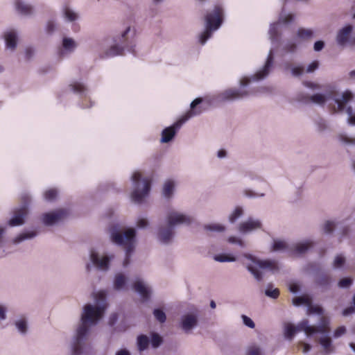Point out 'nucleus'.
<instances>
[{
	"mask_svg": "<svg viewBox=\"0 0 355 355\" xmlns=\"http://www.w3.org/2000/svg\"><path fill=\"white\" fill-rule=\"evenodd\" d=\"M107 305L92 306L86 304L81 316V324L77 329L73 344V354L80 355L82 352L83 342L89 331L88 324H95L103 315Z\"/></svg>",
	"mask_w": 355,
	"mask_h": 355,
	"instance_id": "f257e3e1",
	"label": "nucleus"
},
{
	"mask_svg": "<svg viewBox=\"0 0 355 355\" xmlns=\"http://www.w3.org/2000/svg\"><path fill=\"white\" fill-rule=\"evenodd\" d=\"M191 221L192 218L190 216L175 211L168 212L166 216L168 227H160L159 230L158 238L159 241L164 243H168L174 234V226L181 224L189 225Z\"/></svg>",
	"mask_w": 355,
	"mask_h": 355,
	"instance_id": "f03ea898",
	"label": "nucleus"
},
{
	"mask_svg": "<svg viewBox=\"0 0 355 355\" xmlns=\"http://www.w3.org/2000/svg\"><path fill=\"white\" fill-rule=\"evenodd\" d=\"M206 29L200 35V42L204 44L211 37V31L218 29L223 23V8L221 5L216 4L212 11L207 13L205 17Z\"/></svg>",
	"mask_w": 355,
	"mask_h": 355,
	"instance_id": "7ed1b4c3",
	"label": "nucleus"
},
{
	"mask_svg": "<svg viewBox=\"0 0 355 355\" xmlns=\"http://www.w3.org/2000/svg\"><path fill=\"white\" fill-rule=\"evenodd\" d=\"M202 98H197L191 103V110L183 116L179 121L175 123L173 125L166 128L162 132L161 141L162 143H167L170 141L175 136L176 131L180 128L181 125L187 121L190 117L194 115L200 114L202 110L197 107V105L202 103Z\"/></svg>",
	"mask_w": 355,
	"mask_h": 355,
	"instance_id": "20e7f679",
	"label": "nucleus"
},
{
	"mask_svg": "<svg viewBox=\"0 0 355 355\" xmlns=\"http://www.w3.org/2000/svg\"><path fill=\"white\" fill-rule=\"evenodd\" d=\"M136 236V232L133 228L128 229L123 234L115 232L112 234V241L120 245H123L126 250V257L123 265L127 266L129 263V258L131 252L134 250V243Z\"/></svg>",
	"mask_w": 355,
	"mask_h": 355,
	"instance_id": "39448f33",
	"label": "nucleus"
},
{
	"mask_svg": "<svg viewBox=\"0 0 355 355\" xmlns=\"http://www.w3.org/2000/svg\"><path fill=\"white\" fill-rule=\"evenodd\" d=\"M141 178V174L139 172H135L132 177L136 188L131 193V198L134 202L137 204L143 202L144 198L148 195L151 187V179L146 178L142 180L143 188L140 190L139 186Z\"/></svg>",
	"mask_w": 355,
	"mask_h": 355,
	"instance_id": "423d86ee",
	"label": "nucleus"
},
{
	"mask_svg": "<svg viewBox=\"0 0 355 355\" xmlns=\"http://www.w3.org/2000/svg\"><path fill=\"white\" fill-rule=\"evenodd\" d=\"M245 257L252 260V262L254 263L255 266L248 265L247 268L258 281H261L262 279V275L258 270L257 267L263 270H268L272 272L278 270L277 263L275 261L258 260L254 259L252 255L250 254H246Z\"/></svg>",
	"mask_w": 355,
	"mask_h": 355,
	"instance_id": "0eeeda50",
	"label": "nucleus"
},
{
	"mask_svg": "<svg viewBox=\"0 0 355 355\" xmlns=\"http://www.w3.org/2000/svg\"><path fill=\"white\" fill-rule=\"evenodd\" d=\"M130 30V28L128 27L126 30L122 33L119 38V41L123 46H119L117 44L112 46L107 52V55L108 56H116L122 55L125 48H127L130 52L135 55L134 46L128 45L127 35L129 33Z\"/></svg>",
	"mask_w": 355,
	"mask_h": 355,
	"instance_id": "6e6552de",
	"label": "nucleus"
},
{
	"mask_svg": "<svg viewBox=\"0 0 355 355\" xmlns=\"http://www.w3.org/2000/svg\"><path fill=\"white\" fill-rule=\"evenodd\" d=\"M299 330H304V331L309 336L315 333L328 334L330 331V328L328 324H322L318 327L310 326L308 320H304L298 324Z\"/></svg>",
	"mask_w": 355,
	"mask_h": 355,
	"instance_id": "1a4fd4ad",
	"label": "nucleus"
},
{
	"mask_svg": "<svg viewBox=\"0 0 355 355\" xmlns=\"http://www.w3.org/2000/svg\"><path fill=\"white\" fill-rule=\"evenodd\" d=\"M67 215L65 209H60L50 213H45L42 215V221L46 225H51L62 220Z\"/></svg>",
	"mask_w": 355,
	"mask_h": 355,
	"instance_id": "9d476101",
	"label": "nucleus"
},
{
	"mask_svg": "<svg viewBox=\"0 0 355 355\" xmlns=\"http://www.w3.org/2000/svg\"><path fill=\"white\" fill-rule=\"evenodd\" d=\"M222 96L225 100L234 101L248 96V92L242 88H234L225 90Z\"/></svg>",
	"mask_w": 355,
	"mask_h": 355,
	"instance_id": "9b49d317",
	"label": "nucleus"
},
{
	"mask_svg": "<svg viewBox=\"0 0 355 355\" xmlns=\"http://www.w3.org/2000/svg\"><path fill=\"white\" fill-rule=\"evenodd\" d=\"M273 60H274L273 53H272V51L271 50L269 52V54L268 55V58H267V60H266L264 67H263V69L261 70L257 71L254 75V76L252 77L253 80H259L264 78L266 76H268L270 69L272 67Z\"/></svg>",
	"mask_w": 355,
	"mask_h": 355,
	"instance_id": "f8f14e48",
	"label": "nucleus"
},
{
	"mask_svg": "<svg viewBox=\"0 0 355 355\" xmlns=\"http://www.w3.org/2000/svg\"><path fill=\"white\" fill-rule=\"evenodd\" d=\"M28 211L26 207H22L14 211V216L9 220L10 226H19L24 223V218L28 215Z\"/></svg>",
	"mask_w": 355,
	"mask_h": 355,
	"instance_id": "ddd939ff",
	"label": "nucleus"
},
{
	"mask_svg": "<svg viewBox=\"0 0 355 355\" xmlns=\"http://www.w3.org/2000/svg\"><path fill=\"white\" fill-rule=\"evenodd\" d=\"M261 227V223L259 220L249 218L247 221L243 222L239 225V230L241 233L245 234Z\"/></svg>",
	"mask_w": 355,
	"mask_h": 355,
	"instance_id": "4468645a",
	"label": "nucleus"
},
{
	"mask_svg": "<svg viewBox=\"0 0 355 355\" xmlns=\"http://www.w3.org/2000/svg\"><path fill=\"white\" fill-rule=\"evenodd\" d=\"M313 243L311 241H306L294 245L289 249L291 255H302L313 247Z\"/></svg>",
	"mask_w": 355,
	"mask_h": 355,
	"instance_id": "2eb2a0df",
	"label": "nucleus"
},
{
	"mask_svg": "<svg viewBox=\"0 0 355 355\" xmlns=\"http://www.w3.org/2000/svg\"><path fill=\"white\" fill-rule=\"evenodd\" d=\"M91 260L92 263L99 269L107 270L109 268L110 259L108 257H103L101 259L95 252H91Z\"/></svg>",
	"mask_w": 355,
	"mask_h": 355,
	"instance_id": "dca6fc26",
	"label": "nucleus"
},
{
	"mask_svg": "<svg viewBox=\"0 0 355 355\" xmlns=\"http://www.w3.org/2000/svg\"><path fill=\"white\" fill-rule=\"evenodd\" d=\"M352 31V26L347 25L345 27L343 28L340 31L338 32L337 35V42L338 44L343 46L345 44L349 38V35Z\"/></svg>",
	"mask_w": 355,
	"mask_h": 355,
	"instance_id": "f3484780",
	"label": "nucleus"
},
{
	"mask_svg": "<svg viewBox=\"0 0 355 355\" xmlns=\"http://www.w3.org/2000/svg\"><path fill=\"white\" fill-rule=\"evenodd\" d=\"M133 288L140 294L144 300H147L149 298L150 292L141 281L137 280L133 284Z\"/></svg>",
	"mask_w": 355,
	"mask_h": 355,
	"instance_id": "a211bd4d",
	"label": "nucleus"
},
{
	"mask_svg": "<svg viewBox=\"0 0 355 355\" xmlns=\"http://www.w3.org/2000/svg\"><path fill=\"white\" fill-rule=\"evenodd\" d=\"M197 324V318L195 315L188 314L182 318V327L184 331H189Z\"/></svg>",
	"mask_w": 355,
	"mask_h": 355,
	"instance_id": "6ab92c4d",
	"label": "nucleus"
},
{
	"mask_svg": "<svg viewBox=\"0 0 355 355\" xmlns=\"http://www.w3.org/2000/svg\"><path fill=\"white\" fill-rule=\"evenodd\" d=\"M353 98V94L350 91H345L342 96L341 99H335L336 103L338 105V109L339 111H343L345 105Z\"/></svg>",
	"mask_w": 355,
	"mask_h": 355,
	"instance_id": "aec40b11",
	"label": "nucleus"
},
{
	"mask_svg": "<svg viewBox=\"0 0 355 355\" xmlns=\"http://www.w3.org/2000/svg\"><path fill=\"white\" fill-rule=\"evenodd\" d=\"M15 8L17 12L24 15H31L33 10V8L30 5L24 3L21 0L15 1Z\"/></svg>",
	"mask_w": 355,
	"mask_h": 355,
	"instance_id": "412c9836",
	"label": "nucleus"
},
{
	"mask_svg": "<svg viewBox=\"0 0 355 355\" xmlns=\"http://www.w3.org/2000/svg\"><path fill=\"white\" fill-rule=\"evenodd\" d=\"M326 100L325 96L321 94H316L311 96H307L304 98L301 99L304 103L313 102L320 105L324 104Z\"/></svg>",
	"mask_w": 355,
	"mask_h": 355,
	"instance_id": "4be33fe9",
	"label": "nucleus"
},
{
	"mask_svg": "<svg viewBox=\"0 0 355 355\" xmlns=\"http://www.w3.org/2000/svg\"><path fill=\"white\" fill-rule=\"evenodd\" d=\"M6 46L15 49L17 46V35L14 31H10L5 34Z\"/></svg>",
	"mask_w": 355,
	"mask_h": 355,
	"instance_id": "5701e85b",
	"label": "nucleus"
},
{
	"mask_svg": "<svg viewBox=\"0 0 355 355\" xmlns=\"http://www.w3.org/2000/svg\"><path fill=\"white\" fill-rule=\"evenodd\" d=\"M150 340L146 335H139L137 337V347L139 352H143L146 349L149 345Z\"/></svg>",
	"mask_w": 355,
	"mask_h": 355,
	"instance_id": "b1692460",
	"label": "nucleus"
},
{
	"mask_svg": "<svg viewBox=\"0 0 355 355\" xmlns=\"http://www.w3.org/2000/svg\"><path fill=\"white\" fill-rule=\"evenodd\" d=\"M319 343L322 346L327 354L333 352L331 339L329 336L320 338Z\"/></svg>",
	"mask_w": 355,
	"mask_h": 355,
	"instance_id": "393cba45",
	"label": "nucleus"
},
{
	"mask_svg": "<svg viewBox=\"0 0 355 355\" xmlns=\"http://www.w3.org/2000/svg\"><path fill=\"white\" fill-rule=\"evenodd\" d=\"M298 325L297 327L293 326L291 324H287L285 327L284 335L288 339H292L297 331H300Z\"/></svg>",
	"mask_w": 355,
	"mask_h": 355,
	"instance_id": "a878e982",
	"label": "nucleus"
},
{
	"mask_svg": "<svg viewBox=\"0 0 355 355\" xmlns=\"http://www.w3.org/2000/svg\"><path fill=\"white\" fill-rule=\"evenodd\" d=\"M125 284V277L121 274H117L114 278V286L116 290L121 289Z\"/></svg>",
	"mask_w": 355,
	"mask_h": 355,
	"instance_id": "bb28decb",
	"label": "nucleus"
},
{
	"mask_svg": "<svg viewBox=\"0 0 355 355\" xmlns=\"http://www.w3.org/2000/svg\"><path fill=\"white\" fill-rule=\"evenodd\" d=\"M174 189V182L172 180H168L165 182L163 188V194L166 198H170Z\"/></svg>",
	"mask_w": 355,
	"mask_h": 355,
	"instance_id": "cd10ccee",
	"label": "nucleus"
},
{
	"mask_svg": "<svg viewBox=\"0 0 355 355\" xmlns=\"http://www.w3.org/2000/svg\"><path fill=\"white\" fill-rule=\"evenodd\" d=\"M313 35V33L310 29L300 28L297 31V36L302 40H309Z\"/></svg>",
	"mask_w": 355,
	"mask_h": 355,
	"instance_id": "c85d7f7f",
	"label": "nucleus"
},
{
	"mask_svg": "<svg viewBox=\"0 0 355 355\" xmlns=\"http://www.w3.org/2000/svg\"><path fill=\"white\" fill-rule=\"evenodd\" d=\"M214 259L219 262H229L236 261V258L234 256L229 254H220L216 255L214 257Z\"/></svg>",
	"mask_w": 355,
	"mask_h": 355,
	"instance_id": "c756f323",
	"label": "nucleus"
},
{
	"mask_svg": "<svg viewBox=\"0 0 355 355\" xmlns=\"http://www.w3.org/2000/svg\"><path fill=\"white\" fill-rule=\"evenodd\" d=\"M345 262V257L342 254H338L334 259L333 262V267L334 268H340L344 266Z\"/></svg>",
	"mask_w": 355,
	"mask_h": 355,
	"instance_id": "7c9ffc66",
	"label": "nucleus"
},
{
	"mask_svg": "<svg viewBox=\"0 0 355 355\" xmlns=\"http://www.w3.org/2000/svg\"><path fill=\"white\" fill-rule=\"evenodd\" d=\"M35 235H36V232H28L21 233L15 239V243H19V242L25 240V239H31V238L34 237Z\"/></svg>",
	"mask_w": 355,
	"mask_h": 355,
	"instance_id": "2f4dec72",
	"label": "nucleus"
},
{
	"mask_svg": "<svg viewBox=\"0 0 355 355\" xmlns=\"http://www.w3.org/2000/svg\"><path fill=\"white\" fill-rule=\"evenodd\" d=\"M310 301L311 300L308 297L300 296V297H296L293 298V303L295 306H299L301 304L309 305Z\"/></svg>",
	"mask_w": 355,
	"mask_h": 355,
	"instance_id": "473e14b6",
	"label": "nucleus"
},
{
	"mask_svg": "<svg viewBox=\"0 0 355 355\" xmlns=\"http://www.w3.org/2000/svg\"><path fill=\"white\" fill-rule=\"evenodd\" d=\"M71 89L78 94H82L86 90L85 86L80 83L75 82L70 85Z\"/></svg>",
	"mask_w": 355,
	"mask_h": 355,
	"instance_id": "72a5a7b5",
	"label": "nucleus"
},
{
	"mask_svg": "<svg viewBox=\"0 0 355 355\" xmlns=\"http://www.w3.org/2000/svg\"><path fill=\"white\" fill-rule=\"evenodd\" d=\"M153 314H154V316L156 318V320H158L161 323H164L166 320V316L165 313L159 309H155L153 311Z\"/></svg>",
	"mask_w": 355,
	"mask_h": 355,
	"instance_id": "f704fd0d",
	"label": "nucleus"
},
{
	"mask_svg": "<svg viewBox=\"0 0 355 355\" xmlns=\"http://www.w3.org/2000/svg\"><path fill=\"white\" fill-rule=\"evenodd\" d=\"M95 300L98 302V305L107 304L106 302V293L105 291H101L95 295Z\"/></svg>",
	"mask_w": 355,
	"mask_h": 355,
	"instance_id": "c9c22d12",
	"label": "nucleus"
},
{
	"mask_svg": "<svg viewBox=\"0 0 355 355\" xmlns=\"http://www.w3.org/2000/svg\"><path fill=\"white\" fill-rule=\"evenodd\" d=\"M330 282L331 277L328 275H322L317 280V284L320 286H327Z\"/></svg>",
	"mask_w": 355,
	"mask_h": 355,
	"instance_id": "e433bc0d",
	"label": "nucleus"
},
{
	"mask_svg": "<svg viewBox=\"0 0 355 355\" xmlns=\"http://www.w3.org/2000/svg\"><path fill=\"white\" fill-rule=\"evenodd\" d=\"M58 196V191L55 189H50L45 191L44 198L46 200L52 201L54 200Z\"/></svg>",
	"mask_w": 355,
	"mask_h": 355,
	"instance_id": "4c0bfd02",
	"label": "nucleus"
},
{
	"mask_svg": "<svg viewBox=\"0 0 355 355\" xmlns=\"http://www.w3.org/2000/svg\"><path fill=\"white\" fill-rule=\"evenodd\" d=\"M265 293L267 296L276 299L279 295V291L278 288L272 289V286L269 285L268 288L266 290Z\"/></svg>",
	"mask_w": 355,
	"mask_h": 355,
	"instance_id": "58836bf2",
	"label": "nucleus"
},
{
	"mask_svg": "<svg viewBox=\"0 0 355 355\" xmlns=\"http://www.w3.org/2000/svg\"><path fill=\"white\" fill-rule=\"evenodd\" d=\"M243 214V209L240 207H236L233 213L230 216V221L234 223Z\"/></svg>",
	"mask_w": 355,
	"mask_h": 355,
	"instance_id": "ea45409f",
	"label": "nucleus"
},
{
	"mask_svg": "<svg viewBox=\"0 0 355 355\" xmlns=\"http://www.w3.org/2000/svg\"><path fill=\"white\" fill-rule=\"evenodd\" d=\"M288 249V246L286 243L280 240L275 241L273 245H272V250L273 251H277V250H286Z\"/></svg>",
	"mask_w": 355,
	"mask_h": 355,
	"instance_id": "a19ab883",
	"label": "nucleus"
},
{
	"mask_svg": "<svg viewBox=\"0 0 355 355\" xmlns=\"http://www.w3.org/2000/svg\"><path fill=\"white\" fill-rule=\"evenodd\" d=\"M162 343V337L156 333H153L151 337V344L153 347H159Z\"/></svg>",
	"mask_w": 355,
	"mask_h": 355,
	"instance_id": "79ce46f5",
	"label": "nucleus"
},
{
	"mask_svg": "<svg viewBox=\"0 0 355 355\" xmlns=\"http://www.w3.org/2000/svg\"><path fill=\"white\" fill-rule=\"evenodd\" d=\"M353 283V279L350 277H345L341 279L338 285L340 288H349Z\"/></svg>",
	"mask_w": 355,
	"mask_h": 355,
	"instance_id": "37998d69",
	"label": "nucleus"
},
{
	"mask_svg": "<svg viewBox=\"0 0 355 355\" xmlns=\"http://www.w3.org/2000/svg\"><path fill=\"white\" fill-rule=\"evenodd\" d=\"M62 45L64 49L70 50L75 47V42L71 38H64L63 40Z\"/></svg>",
	"mask_w": 355,
	"mask_h": 355,
	"instance_id": "c03bdc74",
	"label": "nucleus"
},
{
	"mask_svg": "<svg viewBox=\"0 0 355 355\" xmlns=\"http://www.w3.org/2000/svg\"><path fill=\"white\" fill-rule=\"evenodd\" d=\"M335 227V224L334 222L327 220L324 225V232L325 233H331Z\"/></svg>",
	"mask_w": 355,
	"mask_h": 355,
	"instance_id": "a18cd8bd",
	"label": "nucleus"
},
{
	"mask_svg": "<svg viewBox=\"0 0 355 355\" xmlns=\"http://www.w3.org/2000/svg\"><path fill=\"white\" fill-rule=\"evenodd\" d=\"M308 311L311 313L322 314L323 312L322 309L319 306L312 305L309 304Z\"/></svg>",
	"mask_w": 355,
	"mask_h": 355,
	"instance_id": "49530a36",
	"label": "nucleus"
},
{
	"mask_svg": "<svg viewBox=\"0 0 355 355\" xmlns=\"http://www.w3.org/2000/svg\"><path fill=\"white\" fill-rule=\"evenodd\" d=\"M64 15L65 17L71 21L76 20L77 18L76 14L69 8L65 9Z\"/></svg>",
	"mask_w": 355,
	"mask_h": 355,
	"instance_id": "de8ad7c7",
	"label": "nucleus"
},
{
	"mask_svg": "<svg viewBox=\"0 0 355 355\" xmlns=\"http://www.w3.org/2000/svg\"><path fill=\"white\" fill-rule=\"evenodd\" d=\"M205 229L207 230H211V231H218V232H223L225 230V227L220 225H206Z\"/></svg>",
	"mask_w": 355,
	"mask_h": 355,
	"instance_id": "09e8293b",
	"label": "nucleus"
},
{
	"mask_svg": "<svg viewBox=\"0 0 355 355\" xmlns=\"http://www.w3.org/2000/svg\"><path fill=\"white\" fill-rule=\"evenodd\" d=\"M246 355H261L260 349L256 346H251L248 349Z\"/></svg>",
	"mask_w": 355,
	"mask_h": 355,
	"instance_id": "8fccbe9b",
	"label": "nucleus"
},
{
	"mask_svg": "<svg viewBox=\"0 0 355 355\" xmlns=\"http://www.w3.org/2000/svg\"><path fill=\"white\" fill-rule=\"evenodd\" d=\"M241 317L245 325L252 329L254 328L255 324L249 317L246 316L245 315H242Z\"/></svg>",
	"mask_w": 355,
	"mask_h": 355,
	"instance_id": "3c124183",
	"label": "nucleus"
},
{
	"mask_svg": "<svg viewBox=\"0 0 355 355\" xmlns=\"http://www.w3.org/2000/svg\"><path fill=\"white\" fill-rule=\"evenodd\" d=\"M347 113L349 114L348 122L352 125H355V115H353V110L351 107L347 108Z\"/></svg>",
	"mask_w": 355,
	"mask_h": 355,
	"instance_id": "603ef678",
	"label": "nucleus"
},
{
	"mask_svg": "<svg viewBox=\"0 0 355 355\" xmlns=\"http://www.w3.org/2000/svg\"><path fill=\"white\" fill-rule=\"evenodd\" d=\"M16 326L19 331L21 333H25L26 331V322L25 320H19L16 322Z\"/></svg>",
	"mask_w": 355,
	"mask_h": 355,
	"instance_id": "864d4df0",
	"label": "nucleus"
},
{
	"mask_svg": "<svg viewBox=\"0 0 355 355\" xmlns=\"http://www.w3.org/2000/svg\"><path fill=\"white\" fill-rule=\"evenodd\" d=\"M345 332H346V328L344 326H340L335 330V331L334 333V336L335 338H338V337L341 336L342 335H343Z\"/></svg>",
	"mask_w": 355,
	"mask_h": 355,
	"instance_id": "5fc2aeb1",
	"label": "nucleus"
},
{
	"mask_svg": "<svg viewBox=\"0 0 355 355\" xmlns=\"http://www.w3.org/2000/svg\"><path fill=\"white\" fill-rule=\"evenodd\" d=\"M318 66H319L318 61H317V60L313 61L308 66V67L306 69V72L311 73V72L314 71L315 69H317L318 68Z\"/></svg>",
	"mask_w": 355,
	"mask_h": 355,
	"instance_id": "6e6d98bb",
	"label": "nucleus"
},
{
	"mask_svg": "<svg viewBox=\"0 0 355 355\" xmlns=\"http://www.w3.org/2000/svg\"><path fill=\"white\" fill-rule=\"evenodd\" d=\"M304 69L302 66L295 67L292 69V73L293 76H300L303 73Z\"/></svg>",
	"mask_w": 355,
	"mask_h": 355,
	"instance_id": "4d7b16f0",
	"label": "nucleus"
},
{
	"mask_svg": "<svg viewBox=\"0 0 355 355\" xmlns=\"http://www.w3.org/2000/svg\"><path fill=\"white\" fill-rule=\"evenodd\" d=\"M269 33L272 40H275L277 38V28L276 25H273L270 28Z\"/></svg>",
	"mask_w": 355,
	"mask_h": 355,
	"instance_id": "13d9d810",
	"label": "nucleus"
},
{
	"mask_svg": "<svg viewBox=\"0 0 355 355\" xmlns=\"http://www.w3.org/2000/svg\"><path fill=\"white\" fill-rule=\"evenodd\" d=\"M355 312V306H350L343 311V315L347 316Z\"/></svg>",
	"mask_w": 355,
	"mask_h": 355,
	"instance_id": "bf43d9fd",
	"label": "nucleus"
},
{
	"mask_svg": "<svg viewBox=\"0 0 355 355\" xmlns=\"http://www.w3.org/2000/svg\"><path fill=\"white\" fill-rule=\"evenodd\" d=\"M300 346L301 347L304 353L308 352L311 349V345L304 342H300Z\"/></svg>",
	"mask_w": 355,
	"mask_h": 355,
	"instance_id": "052dcab7",
	"label": "nucleus"
},
{
	"mask_svg": "<svg viewBox=\"0 0 355 355\" xmlns=\"http://www.w3.org/2000/svg\"><path fill=\"white\" fill-rule=\"evenodd\" d=\"M324 45V44L322 41H317L314 44V50L319 51L323 49Z\"/></svg>",
	"mask_w": 355,
	"mask_h": 355,
	"instance_id": "680f3d73",
	"label": "nucleus"
},
{
	"mask_svg": "<svg viewBox=\"0 0 355 355\" xmlns=\"http://www.w3.org/2000/svg\"><path fill=\"white\" fill-rule=\"evenodd\" d=\"M137 225L140 228L145 227L148 225V221L145 218H140L138 220Z\"/></svg>",
	"mask_w": 355,
	"mask_h": 355,
	"instance_id": "e2e57ef3",
	"label": "nucleus"
},
{
	"mask_svg": "<svg viewBox=\"0 0 355 355\" xmlns=\"http://www.w3.org/2000/svg\"><path fill=\"white\" fill-rule=\"evenodd\" d=\"M340 140L348 144H355V139L349 138L346 136L340 135Z\"/></svg>",
	"mask_w": 355,
	"mask_h": 355,
	"instance_id": "0e129e2a",
	"label": "nucleus"
},
{
	"mask_svg": "<svg viewBox=\"0 0 355 355\" xmlns=\"http://www.w3.org/2000/svg\"><path fill=\"white\" fill-rule=\"evenodd\" d=\"M228 241L232 243H238L240 245H243V241L241 239H237L236 237L234 236H230L228 239Z\"/></svg>",
	"mask_w": 355,
	"mask_h": 355,
	"instance_id": "69168bd1",
	"label": "nucleus"
},
{
	"mask_svg": "<svg viewBox=\"0 0 355 355\" xmlns=\"http://www.w3.org/2000/svg\"><path fill=\"white\" fill-rule=\"evenodd\" d=\"M118 319V316H117V314L116 313H112L110 317V319H109V324L110 326H112L115 324V322H116Z\"/></svg>",
	"mask_w": 355,
	"mask_h": 355,
	"instance_id": "338daca9",
	"label": "nucleus"
},
{
	"mask_svg": "<svg viewBox=\"0 0 355 355\" xmlns=\"http://www.w3.org/2000/svg\"><path fill=\"white\" fill-rule=\"evenodd\" d=\"M294 19V15L292 14L287 15L284 19H283V23L284 24H288L291 22Z\"/></svg>",
	"mask_w": 355,
	"mask_h": 355,
	"instance_id": "774afa93",
	"label": "nucleus"
}]
</instances>
